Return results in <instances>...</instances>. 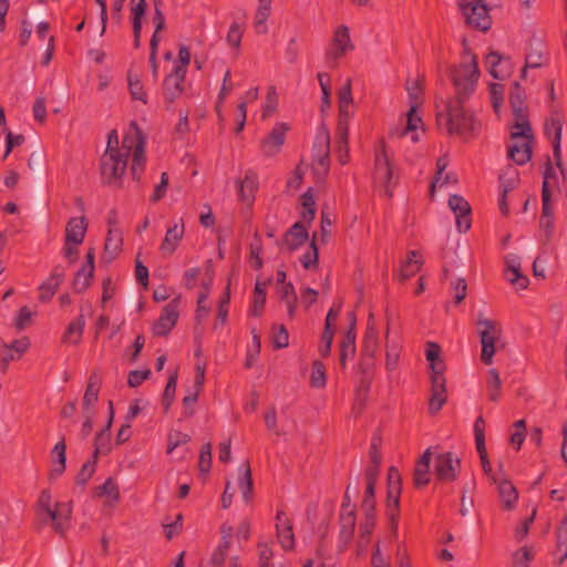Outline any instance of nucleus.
I'll use <instances>...</instances> for the list:
<instances>
[{
    "label": "nucleus",
    "mask_w": 567,
    "mask_h": 567,
    "mask_svg": "<svg viewBox=\"0 0 567 567\" xmlns=\"http://www.w3.org/2000/svg\"><path fill=\"white\" fill-rule=\"evenodd\" d=\"M360 371L363 374V377L359 380L357 386H355V403L354 408L361 406L365 400V395L370 388V379L367 378L368 372V365L362 364L360 367Z\"/></svg>",
    "instance_id": "38"
},
{
    "label": "nucleus",
    "mask_w": 567,
    "mask_h": 567,
    "mask_svg": "<svg viewBox=\"0 0 567 567\" xmlns=\"http://www.w3.org/2000/svg\"><path fill=\"white\" fill-rule=\"evenodd\" d=\"M503 95H504V86L498 83H493L489 86V96L492 101V105L495 112H498L502 103H503Z\"/></svg>",
    "instance_id": "60"
},
{
    "label": "nucleus",
    "mask_w": 567,
    "mask_h": 567,
    "mask_svg": "<svg viewBox=\"0 0 567 567\" xmlns=\"http://www.w3.org/2000/svg\"><path fill=\"white\" fill-rule=\"evenodd\" d=\"M534 558L527 547H522L514 554V567H528V561Z\"/></svg>",
    "instance_id": "62"
},
{
    "label": "nucleus",
    "mask_w": 567,
    "mask_h": 567,
    "mask_svg": "<svg viewBox=\"0 0 567 567\" xmlns=\"http://www.w3.org/2000/svg\"><path fill=\"white\" fill-rule=\"evenodd\" d=\"M420 265L421 255L415 251H411L406 262L399 271V279L403 281L412 277L420 269Z\"/></svg>",
    "instance_id": "35"
},
{
    "label": "nucleus",
    "mask_w": 567,
    "mask_h": 567,
    "mask_svg": "<svg viewBox=\"0 0 567 567\" xmlns=\"http://www.w3.org/2000/svg\"><path fill=\"white\" fill-rule=\"evenodd\" d=\"M322 145V151L317 155L318 164L326 169L328 163V144H329V134L324 127L321 128L320 136L318 137Z\"/></svg>",
    "instance_id": "57"
},
{
    "label": "nucleus",
    "mask_w": 567,
    "mask_h": 567,
    "mask_svg": "<svg viewBox=\"0 0 567 567\" xmlns=\"http://www.w3.org/2000/svg\"><path fill=\"white\" fill-rule=\"evenodd\" d=\"M480 339L482 344L481 359L484 363L489 364L492 363L493 355L495 353L497 338H491L484 334L483 337H480Z\"/></svg>",
    "instance_id": "45"
},
{
    "label": "nucleus",
    "mask_w": 567,
    "mask_h": 567,
    "mask_svg": "<svg viewBox=\"0 0 567 567\" xmlns=\"http://www.w3.org/2000/svg\"><path fill=\"white\" fill-rule=\"evenodd\" d=\"M318 239L317 235H313L312 240L310 243L309 250L301 257V264L305 268L309 269L317 264L318 260V250L316 246V241Z\"/></svg>",
    "instance_id": "55"
},
{
    "label": "nucleus",
    "mask_w": 567,
    "mask_h": 567,
    "mask_svg": "<svg viewBox=\"0 0 567 567\" xmlns=\"http://www.w3.org/2000/svg\"><path fill=\"white\" fill-rule=\"evenodd\" d=\"M526 437V422L525 420H518L514 422L507 431L508 445L518 451Z\"/></svg>",
    "instance_id": "27"
},
{
    "label": "nucleus",
    "mask_w": 567,
    "mask_h": 567,
    "mask_svg": "<svg viewBox=\"0 0 567 567\" xmlns=\"http://www.w3.org/2000/svg\"><path fill=\"white\" fill-rule=\"evenodd\" d=\"M458 7L470 27L481 31L489 29L492 20L483 0H458Z\"/></svg>",
    "instance_id": "7"
},
{
    "label": "nucleus",
    "mask_w": 567,
    "mask_h": 567,
    "mask_svg": "<svg viewBox=\"0 0 567 567\" xmlns=\"http://www.w3.org/2000/svg\"><path fill=\"white\" fill-rule=\"evenodd\" d=\"M348 509L346 504H342L340 513V534L346 539L352 537L355 526V512L354 509Z\"/></svg>",
    "instance_id": "31"
},
{
    "label": "nucleus",
    "mask_w": 567,
    "mask_h": 567,
    "mask_svg": "<svg viewBox=\"0 0 567 567\" xmlns=\"http://www.w3.org/2000/svg\"><path fill=\"white\" fill-rule=\"evenodd\" d=\"M561 130L563 125L558 118H551L545 126L546 134L553 142L555 158L559 157Z\"/></svg>",
    "instance_id": "32"
},
{
    "label": "nucleus",
    "mask_w": 567,
    "mask_h": 567,
    "mask_svg": "<svg viewBox=\"0 0 567 567\" xmlns=\"http://www.w3.org/2000/svg\"><path fill=\"white\" fill-rule=\"evenodd\" d=\"M176 385H177V373L174 372L169 377V380H168V382L165 386L164 393H163V404L166 410L171 406V404L174 400L175 392H176Z\"/></svg>",
    "instance_id": "54"
},
{
    "label": "nucleus",
    "mask_w": 567,
    "mask_h": 567,
    "mask_svg": "<svg viewBox=\"0 0 567 567\" xmlns=\"http://www.w3.org/2000/svg\"><path fill=\"white\" fill-rule=\"evenodd\" d=\"M52 497L49 491L44 489L41 492L38 505L40 509L45 512L49 516V518L54 523V528L58 533H63L64 527L62 526L61 522H58V511H53L52 506Z\"/></svg>",
    "instance_id": "29"
},
{
    "label": "nucleus",
    "mask_w": 567,
    "mask_h": 567,
    "mask_svg": "<svg viewBox=\"0 0 567 567\" xmlns=\"http://www.w3.org/2000/svg\"><path fill=\"white\" fill-rule=\"evenodd\" d=\"M183 527V515L179 513L173 523L164 524L165 536L167 539H172L174 536L179 534Z\"/></svg>",
    "instance_id": "64"
},
{
    "label": "nucleus",
    "mask_w": 567,
    "mask_h": 567,
    "mask_svg": "<svg viewBox=\"0 0 567 567\" xmlns=\"http://www.w3.org/2000/svg\"><path fill=\"white\" fill-rule=\"evenodd\" d=\"M238 486L241 491L243 498L246 503L252 499V478L249 463H244L239 467Z\"/></svg>",
    "instance_id": "28"
},
{
    "label": "nucleus",
    "mask_w": 567,
    "mask_h": 567,
    "mask_svg": "<svg viewBox=\"0 0 567 567\" xmlns=\"http://www.w3.org/2000/svg\"><path fill=\"white\" fill-rule=\"evenodd\" d=\"M351 105H340L338 115V137L340 154L348 152L349 122L352 117Z\"/></svg>",
    "instance_id": "21"
},
{
    "label": "nucleus",
    "mask_w": 567,
    "mask_h": 567,
    "mask_svg": "<svg viewBox=\"0 0 567 567\" xmlns=\"http://www.w3.org/2000/svg\"><path fill=\"white\" fill-rule=\"evenodd\" d=\"M127 151H105L101 159L102 176L109 184L117 182L126 171Z\"/></svg>",
    "instance_id": "8"
},
{
    "label": "nucleus",
    "mask_w": 567,
    "mask_h": 567,
    "mask_svg": "<svg viewBox=\"0 0 567 567\" xmlns=\"http://www.w3.org/2000/svg\"><path fill=\"white\" fill-rule=\"evenodd\" d=\"M34 312L31 309L22 307L13 320L14 327L18 330L25 329L30 324Z\"/></svg>",
    "instance_id": "58"
},
{
    "label": "nucleus",
    "mask_w": 567,
    "mask_h": 567,
    "mask_svg": "<svg viewBox=\"0 0 567 567\" xmlns=\"http://www.w3.org/2000/svg\"><path fill=\"white\" fill-rule=\"evenodd\" d=\"M127 82L131 97L146 103V93L140 78L134 74H128Z\"/></svg>",
    "instance_id": "44"
},
{
    "label": "nucleus",
    "mask_w": 567,
    "mask_h": 567,
    "mask_svg": "<svg viewBox=\"0 0 567 567\" xmlns=\"http://www.w3.org/2000/svg\"><path fill=\"white\" fill-rule=\"evenodd\" d=\"M502 380L495 369H491L486 377L487 393L491 400L497 401L501 393Z\"/></svg>",
    "instance_id": "39"
},
{
    "label": "nucleus",
    "mask_w": 567,
    "mask_h": 567,
    "mask_svg": "<svg viewBox=\"0 0 567 567\" xmlns=\"http://www.w3.org/2000/svg\"><path fill=\"white\" fill-rule=\"evenodd\" d=\"M85 327V321L83 317H79L75 321L70 323L68 327V330L64 334L63 340L68 343H78L80 341V338L83 333Z\"/></svg>",
    "instance_id": "41"
},
{
    "label": "nucleus",
    "mask_w": 567,
    "mask_h": 567,
    "mask_svg": "<svg viewBox=\"0 0 567 567\" xmlns=\"http://www.w3.org/2000/svg\"><path fill=\"white\" fill-rule=\"evenodd\" d=\"M145 140L142 132L137 127L136 123H131L122 142L121 147L118 146V135L116 131L109 133L106 151H127L132 152V175L134 178L140 177V171L143 168L145 163Z\"/></svg>",
    "instance_id": "3"
},
{
    "label": "nucleus",
    "mask_w": 567,
    "mask_h": 567,
    "mask_svg": "<svg viewBox=\"0 0 567 567\" xmlns=\"http://www.w3.org/2000/svg\"><path fill=\"white\" fill-rule=\"evenodd\" d=\"M177 302L178 299H175L164 308L162 316L153 327V331L155 334H167L171 331V329L176 324L178 319Z\"/></svg>",
    "instance_id": "17"
},
{
    "label": "nucleus",
    "mask_w": 567,
    "mask_h": 567,
    "mask_svg": "<svg viewBox=\"0 0 567 567\" xmlns=\"http://www.w3.org/2000/svg\"><path fill=\"white\" fill-rule=\"evenodd\" d=\"M97 497H106V505L113 506L120 501V488L113 477H109L102 485L94 488Z\"/></svg>",
    "instance_id": "25"
},
{
    "label": "nucleus",
    "mask_w": 567,
    "mask_h": 567,
    "mask_svg": "<svg viewBox=\"0 0 567 567\" xmlns=\"http://www.w3.org/2000/svg\"><path fill=\"white\" fill-rule=\"evenodd\" d=\"M377 346H378V332H377V329L374 328L373 317L371 315L370 319H369L368 332H367V337H365V352L372 358L374 357Z\"/></svg>",
    "instance_id": "49"
},
{
    "label": "nucleus",
    "mask_w": 567,
    "mask_h": 567,
    "mask_svg": "<svg viewBox=\"0 0 567 567\" xmlns=\"http://www.w3.org/2000/svg\"><path fill=\"white\" fill-rule=\"evenodd\" d=\"M353 49L354 44L350 37V29L341 24L337 27L333 32L331 48L327 52V59L334 63Z\"/></svg>",
    "instance_id": "10"
},
{
    "label": "nucleus",
    "mask_w": 567,
    "mask_h": 567,
    "mask_svg": "<svg viewBox=\"0 0 567 567\" xmlns=\"http://www.w3.org/2000/svg\"><path fill=\"white\" fill-rule=\"evenodd\" d=\"M276 530L278 542L285 550H290L295 547V535L292 532V524L290 519H286V525L282 527L279 523H276Z\"/></svg>",
    "instance_id": "33"
},
{
    "label": "nucleus",
    "mask_w": 567,
    "mask_h": 567,
    "mask_svg": "<svg viewBox=\"0 0 567 567\" xmlns=\"http://www.w3.org/2000/svg\"><path fill=\"white\" fill-rule=\"evenodd\" d=\"M110 427L105 426L96 436L94 456L95 458L105 456L110 451Z\"/></svg>",
    "instance_id": "43"
},
{
    "label": "nucleus",
    "mask_w": 567,
    "mask_h": 567,
    "mask_svg": "<svg viewBox=\"0 0 567 567\" xmlns=\"http://www.w3.org/2000/svg\"><path fill=\"white\" fill-rule=\"evenodd\" d=\"M266 302V284L256 282L250 313L258 317Z\"/></svg>",
    "instance_id": "37"
},
{
    "label": "nucleus",
    "mask_w": 567,
    "mask_h": 567,
    "mask_svg": "<svg viewBox=\"0 0 567 567\" xmlns=\"http://www.w3.org/2000/svg\"><path fill=\"white\" fill-rule=\"evenodd\" d=\"M509 101L515 122L511 132L512 142L508 145V157L516 164L523 165L530 158L529 138L532 134L525 116V93L518 82L513 84Z\"/></svg>",
    "instance_id": "1"
},
{
    "label": "nucleus",
    "mask_w": 567,
    "mask_h": 567,
    "mask_svg": "<svg viewBox=\"0 0 567 567\" xmlns=\"http://www.w3.org/2000/svg\"><path fill=\"white\" fill-rule=\"evenodd\" d=\"M265 423L268 431H270L274 435L284 436L287 434V431L279 427L277 423V413L275 408L269 409L266 413Z\"/></svg>",
    "instance_id": "51"
},
{
    "label": "nucleus",
    "mask_w": 567,
    "mask_h": 567,
    "mask_svg": "<svg viewBox=\"0 0 567 567\" xmlns=\"http://www.w3.org/2000/svg\"><path fill=\"white\" fill-rule=\"evenodd\" d=\"M392 167L390 165L388 155L384 151V145L381 143L380 150L375 155V172L374 182L380 187L384 195L391 196V182H392Z\"/></svg>",
    "instance_id": "11"
},
{
    "label": "nucleus",
    "mask_w": 567,
    "mask_h": 567,
    "mask_svg": "<svg viewBox=\"0 0 567 567\" xmlns=\"http://www.w3.org/2000/svg\"><path fill=\"white\" fill-rule=\"evenodd\" d=\"M289 128L287 123H277L271 132L261 141V148L266 156L271 157L280 151Z\"/></svg>",
    "instance_id": "13"
},
{
    "label": "nucleus",
    "mask_w": 567,
    "mask_h": 567,
    "mask_svg": "<svg viewBox=\"0 0 567 567\" xmlns=\"http://www.w3.org/2000/svg\"><path fill=\"white\" fill-rule=\"evenodd\" d=\"M461 463H437L436 475L441 481H454L460 471Z\"/></svg>",
    "instance_id": "42"
},
{
    "label": "nucleus",
    "mask_w": 567,
    "mask_h": 567,
    "mask_svg": "<svg viewBox=\"0 0 567 567\" xmlns=\"http://www.w3.org/2000/svg\"><path fill=\"white\" fill-rule=\"evenodd\" d=\"M272 342L275 348L281 349L288 347L289 336L284 326H275L272 331Z\"/></svg>",
    "instance_id": "56"
},
{
    "label": "nucleus",
    "mask_w": 567,
    "mask_h": 567,
    "mask_svg": "<svg viewBox=\"0 0 567 567\" xmlns=\"http://www.w3.org/2000/svg\"><path fill=\"white\" fill-rule=\"evenodd\" d=\"M555 165H549L546 169L543 183V190L553 193L554 189L559 187L560 181L566 179L565 169L561 163V152L559 151V157L555 158Z\"/></svg>",
    "instance_id": "20"
},
{
    "label": "nucleus",
    "mask_w": 567,
    "mask_h": 567,
    "mask_svg": "<svg viewBox=\"0 0 567 567\" xmlns=\"http://www.w3.org/2000/svg\"><path fill=\"white\" fill-rule=\"evenodd\" d=\"M183 81L167 78L165 80V97L167 101L173 102L183 92Z\"/></svg>",
    "instance_id": "52"
},
{
    "label": "nucleus",
    "mask_w": 567,
    "mask_h": 567,
    "mask_svg": "<svg viewBox=\"0 0 567 567\" xmlns=\"http://www.w3.org/2000/svg\"><path fill=\"white\" fill-rule=\"evenodd\" d=\"M185 234L183 219L171 225L161 243L159 250L163 255L169 256L175 252Z\"/></svg>",
    "instance_id": "14"
},
{
    "label": "nucleus",
    "mask_w": 567,
    "mask_h": 567,
    "mask_svg": "<svg viewBox=\"0 0 567 567\" xmlns=\"http://www.w3.org/2000/svg\"><path fill=\"white\" fill-rule=\"evenodd\" d=\"M96 463H83L81 470L79 471L76 475V484L84 486L89 480L92 477V475L95 473Z\"/></svg>",
    "instance_id": "61"
},
{
    "label": "nucleus",
    "mask_w": 567,
    "mask_h": 567,
    "mask_svg": "<svg viewBox=\"0 0 567 567\" xmlns=\"http://www.w3.org/2000/svg\"><path fill=\"white\" fill-rule=\"evenodd\" d=\"M556 550L557 553H561L559 558V563L561 564L567 558V516L560 520L556 530Z\"/></svg>",
    "instance_id": "36"
},
{
    "label": "nucleus",
    "mask_w": 567,
    "mask_h": 567,
    "mask_svg": "<svg viewBox=\"0 0 567 567\" xmlns=\"http://www.w3.org/2000/svg\"><path fill=\"white\" fill-rule=\"evenodd\" d=\"M121 244H122L121 234L116 229L110 228L109 236H107V239L105 243L106 252L113 257L118 251Z\"/></svg>",
    "instance_id": "53"
},
{
    "label": "nucleus",
    "mask_w": 567,
    "mask_h": 567,
    "mask_svg": "<svg viewBox=\"0 0 567 567\" xmlns=\"http://www.w3.org/2000/svg\"><path fill=\"white\" fill-rule=\"evenodd\" d=\"M310 384L316 389H322L326 385V371L321 362L316 361L312 364Z\"/></svg>",
    "instance_id": "48"
},
{
    "label": "nucleus",
    "mask_w": 567,
    "mask_h": 567,
    "mask_svg": "<svg viewBox=\"0 0 567 567\" xmlns=\"http://www.w3.org/2000/svg\"><path fill=\"white\" fill-rule=\"evenodd\" d=\"M449 207L455 215L471 212L468 203L463 197L457 195H453L450 197Z\"/></svg>",
    "instance_id": "59"
},
{
    "label": "nucleus",
    "mask_w": 567,
    "mask_h": 567,
    "mask_svg": "<svg viewBox=\"0 0 567 567\" xmlns=\"http://www.w3.org/2000/svg\"><path fill=\"white\" fill-rule=\"evenodd\" d=\"M62 281H63L62 274L52 272L51 276L39 286L40 300L42 302H45L49 299H51Z\"/></svg>",
    "instance_id": "30"
},
{
    "label": "nucleus",
    "mask_w": 567,
    "mask_h": 567,
    "mask_svg": "<svg viewBox=\"0 0 567 567\" xmlns=\"http://www.w3.org/2000/svg\"><path fill=\"white\" fill-rule=\"evenodd\" d=\"M406 91L409 95L410 109L406 113V127L403 132L404 135L409 136L412 143L420 141L416 131L419 128L424 131L422 121V93L423 89L419 80L408 81Z\"/></svg>",
    "instance_id": "5"
},
{
    "label": "nucleus",
    "mask_w": 567,
    "mask_h": 567,
    "mask_svg": "<svg viewBox=\"0 0 567 567\" xmlns=\"http://www.w3.org/2000/svg\"><path fill=\"white\" fill-rule=\"evenodd\" d=\"M87 224L84 217H72L66 223L64 241L81 245L84 240Z\"/></svg>",
    "instance_id": "22"
},
{
    "label": "nucleus",
    "mask_w": 567,
    "mask_h": 567,
    "mask_svg": "<svg viewBox=\"0 0 567 567\" xmlns=\"http://www.w3.org/2000/svg\"><path fill=\"white\" fill-rule=\"evenodd\" d=\"M97 395H99V390L95 386V383L93 382V380H90L86 391L84 393V398H83V404H82L83 413L92 412L93 405L97 400Z\"/></svg>",
    "instance_id": "50"
},
{
    "label": "nucleus",
    "mask_w": 567,
    "mask_h": 567,
    "mask_svg": "<svg viewBox=\"0 0 567 567\" xmlns=\"http://www.w3.org/2000/svg\"><path fill=\"white\" fill-rule=\"evenodd\" d=\"M355 333L354 331L349 330L347 333H346V337L341 343V355H340V361H341V364L344 365L346 364V360L353 355L354 351H355Z\"/></svg>",
    "instance_id": "46"
},
{
    "label": "nucleus",
    "mask_w": 567,
    "mask_h": 567,
    "mask_svg": "<svg viewBox=\"0 0 567 567\" xmlns=\"http://www.w3.org/2000/svg\"><path fill=\"white\" fill-rule=\"evenodd\" d=\"M439 125L443 124L449 132L457 134L464 138L471 136L478 126V122L463 106L452 104L447 109V114H440L437 117Z\"/></svg>",
    "instance_id": "6"
},
{
    "label": "nucleus",
    "mask_w": 567,
    "mask_h": 567,
    "mask_svg": "<svg viewBox=\"0 0 567 567\" xmlns=\"http://www.w3.org/2000/svg\"><path fill=\"white\" fill-rule=\"evenodd\" d=\"M308 239V231L301 221H297L286 234L285 245L289 250L298 249Z\"/></svg>",
    "instance_id": "26"
},
{
    "label": "nucleus",
    "mask_w": 567,
    "mask_h": 567,
    "mask_svg": "<svg viewBox=\"0 0 567 567\" xmlns=\"http://www.w3.org/2000/svg\"><path fill=\"white\" fill-rule=\"evenodd\" d=\"M480 78L476 55L465 52L460 64L452 71V80L460 97H466L474 92Z\"/></svg>",
    "instance_id": "4"
},
{
    "label": "nucleus",
    "mask_w": 567,
    "mask_h": 567,
    "mask_svg": "<svg viewBox=\"0 0 567 567\" xmlns=\"http://www.w3.org/2000/svg\"><path fill=\"white\" fill-rule=\"evenodd\" d=\"M272 0H258L254 14V27L258 34L268 32L267 21L271 14Z\"/></svg>",
    "instance_id": "23"
},
{
    "label": "nucleus",
    "mask_w": 567,
    "mask_h": 567,
    "mask_svg": "<svg viewBox=\"0 0 567 567\" xmlns=\"http://www.w3.org/2000/svg\"><path fill=\"white\" fill-rule=\"evenodd\" d=\"M484 426H485L484 419L482 416H478L474 423V435H475L476 451L482 461H485L487 458Z\"/></svg>",
    "instance_id": "34"
},
{
    "label": "nucleus",
    "mask_w": 567,
    "mask_h": 567,
    "mask_svg": "<svg viewBox=\"0 0 567 567\" xmlns=\"http://www.w3.org/2000/svg\"><path fill=\"white\" fill-rule=\"evenodd\" d=\"M545 64V51L543 44L538 41L532 43L525 55V64L522 69L520 78L527 80L529 71L542 68Z\"/></svg>",
    "instance_id": "16"
},
{
    "label": "nucleus",
    "mask_w": 567,
    "mask_h": 567,
    "mask_svg": "<svg viewBox=\"0 0 567 567\" xmlns=\"http://www.w3.org/2000/svg\"><path fill=\"white\" fill-rule=\"evenodd\" d=\"M491 478L494 483L498 484V492L503 502V508L507 511L512 509L518 498V493L514 484L508 480L497 481L495 476H491Z\"/></svg>",
    "instance_id": "24"
},
{
    "label": "nucleus",
    "mask_w": 567,
    "mask_h": 567,
    "mask_svg": "<svg viewBox=\"0 0 567 567\" xmlns=\"http://www.w3.org/2000/svg\"><path fill=\"white\" fill-rule=\"evenodd\" d=\"M399 361V350L395 346H388L386 347V354H385V368L389 372H392L395 370Z\"/></svg>",
    "instance_id": "63"
},
{
    "label": "nucleus",
    "mask_w": 567,
    "mask_h": 567,
    "mask_svg": "<svg viewBox=\"0 0 567 567\" xmlns=\"http://www.w3.org/2000/svg\"><path fill=\"white\" fill-rule=\"evenodd\" d=\"M235 186L239 200L250 206L254 200L255 192L258 187V179L256 173L252 171L246 172L245 177L235 181Z\"/></svg>",
    "instance_id": "15"
},
{
    "label": "nucleus",
    "mask_w": 567,
    "mask_h": 567,
    "mask_svg": "<svg viewBox=\"0 0 567 567\" xmlns=\"http://www.w3.org/2000/svg\"><path fill=\"white\" fill-rule=\"evenodd\" d=\"M485 69L496 80H506L513 72V62L509 56L491 51L485 56Z\"/></svg>",
    "instance_id": "12"
},
{
    "label": "nucleus",
    "mask_w": 567,
    "mask_h": 567,
    "mask_svg": "<svg viewBox=\"0 0 567 567\" xmlns=\"http://www.w3.org/2000/svg\"><path fill=\"white\" fill-rule=\"evenodd\" d=\"M29 347L30 341L28 338L16 340L10 346L4 344L3 348L0 350L1 370L6 371L9 362L19 359Z\"/></svg>",
    "instance_id": "19"
},
{
    "label": "nucleus",
    "mask_w": 567,
    "mask_h": 567,
    "mask_svg": "<svg viewBox=\"0 0 567 567\" xmlns=\"http://www.w3.org/2000/svg\"><path fill=\"white\" fill-rule=\"evenodd\" d=\"M441 349L434 342H427V372L431 375V394L427 398V413L439 412L447 401L445 364L440 358Z\"/></svg>",
    "instance_id": "2"
},
{
    "label": "nucleus",
    "mask_w": 567,
    "mask_h": 567,
    "mask_svg": "<svg viewBox=\"0 0 567 567\" xmlns=\"http://www.w3.org/2000/svg\"><path fill=\"white\" fill-rule=\"evenodd\" d=\"M477 324L480 327V331H478L480 337H483L484 334H486V337L498 339V337L501 334V329L498 328L496 322L488 320L486 318L480 317Z\"/></svg>",
    "instance_id": "47"
},
{
    "label": "nucleus",
    "mask_w": 567,
    "mask_h": 567,
    "mask_svg": "<svg viewBox=\"0 0 567 567\" xmlns=\"http://www.w3.org/2000/svg\"><path fill=\"white\" fill-rule=\"evenodd\" d=\"M94 266L84 265L76 274L73 286L76 291H83L90 286Z\"/></svg>",
    "instance_id": "40"
},
{
    "label": "nucleus",
    "mask_w": 567,
    "mask_h": 567,
    "mask_svg": "<svg viewBox=\"0 0 567 567\" xmlns=\"http://www.w3.org/2000/svg\"><path fill=\"white\" fill-rule=\"evenodd\" d=\"M505 277L506 279L513 284L517 289H526L529 280L528 278L520 272V259L518 256L508 255L505 258Z\"/></svg>",
    "instance_id": "18"
},
{
    "label": "nucleus",
    "mask_w": 567,
    "mask_h": 567,
    "mask_svg": "<svg viewBox=\"0 0 567 567\" xmlns=\"http://www.w3.org/2000/svg\"><path fill=\"white\" fill-rule=\"evenodd\" d=\"M401 492V476L396 467L391 466L388 472V517L391 528L396 529L399 516V495Z\"/></svg>",
    "instance_id": "9"
}]
</instances>
